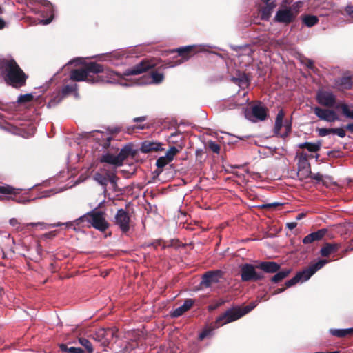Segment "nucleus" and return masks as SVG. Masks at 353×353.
Returning <instances> with one entry per match:
<instances>
[{"label":"nucleus","mask_w":353,"mask_h":353,"mask_svg":"<svg viewBox=\"0 0 353 353\" xmlns=\"http://www.w3.org/2000/svg\"><path fill=\"white\" fill-rule=\"evenodd\" d=\"M60 348L62 351L68 353H83L84 351L80 347H68L66 345L61 344Z\"/></svg>","instance_id":"nucleus-42"},{"label":"nucleus","mask_w":353,"mask_h":353,"mask_svg":"<svg viewBox=\"0 0 353 353\" xmlns=\"http://www.w3.org/2000/svg\"><path fill=\"white\" fill-rule=\"evenodd\" d=\"M321 143H314L310 142H305L303 143H300L299 147L302 149H307L310 152H316L321 149Z\"/></svg>","instance_id":"nucleus-35"},{"label":"nucleus","mask_w":353,"mask_h":353,"mask_svg":"<svg viewBox=\"0 0 353 353\" xmlns=\"http://www.w3.org/2000/svg\"><path fill=\"white\" fill-rule=\"evenodd\" d=\"M161 145L160 143L145 141L141 143L140 150L143 153L161 151L163 150Z\"/></svg>","instance_id":"nucleus-24"},{"label":"nucleus","mask_w":353,"mask_h":353,"mask_svg":"<svg viewBox=\"0 0 353 353\" xmlns=\"http://www.w3.org/2000/svg\"><path fill=\"white\" fill-rule=\"evenodd\" d=\"M119 179V177L115 174V175H112L111 176V179H110V180L108 181V182H110L114 188H115L117 187V182Z\"/></svg>","instance_id":"nucleus-54"},{"label":"nucleus","mask_w":353,"mask_h":353,"mask_svg":"<svg viewBox=\"0 0 353 353\" xmlns=\"http://www.w3.org/2000/svg\"><path fill=\"white\" fill-rule=\"evenodd\" d=\"M170 161H168L165 156L159 157L156 161V165L157 167V170L156 172L159 174L162 172L163 168L168 165Z\"/></svg>","instance_id":"nucleus-40"},{"label":"nucleus","mask_w":353,"mask_h":353,"mask_svg":"<svg viewBox=\"0 0 353 353\" xmlns=\"http://www.w3.org/2000/svg\"><path fill=\"white\" fill-rule=\"evenodd\" d=\"M151 76L152 78V81L155 83H161L164 78V76L162 73H159L157 71H152L151 73Z\"/></svg>","instance_id":"nucleus-45"},{"label":"nucleus","mask_w":353,"mask_h":353,"mask_svg":"<svg viewBox=\"0 0 353 353\" xmlns=\"http://www.w3.org/2000/svg\"><path fill=\"white\" fill-rule=\"evenodd\" d=\"M194 301L192 299H185L183 304L176 308L172 313V316L179 317L189 310L194 305Z\"/></svg>","instance_id":"nucleus-28"},{"label":"nucleus","mask_w":353,"mask_h":353,"mask_svg":"<svg viewBox=\"0 0 353 353\" xmlns=\"http://www.w3.org/2000/svg\"><path fill=\"white\" fill-rule=\"evenodd\" d=\"M223 276V271L219 270L208 271L202 276L201 285L203 288H209L213 283H219Z\"/></svg>","instance_id":"nucleus-16"},{"label":"nucleus","mask_w":353,"mask_h":353,"mask_svg":"<svg viewBox=\"0 0 353 353\" xmlns=\"http://www.w3.org/2000/svg\"><path fill=\"white\" fill-rule=\"evenodd\" d=\"M327 262L328 261L326 259H321L318 262L311 263L303 270L298 272L292 279L287 281L285 283V287L276 289L272 294L276 295L282 293L286 290V288L294 286L301 280H308L316 271L321 269Z\"/></svg>","instance_id":"nucleus-3"},{"label":"nucleus","mask_w":353,"mask_h":353,"mask_svg":"<svg viewBox=\"0 0 353 353\" xmlns=\"http://www.w3.org/2000/svg\"><path fill=\"white\" fill-rule=\"evenodd\" d=\"M303 63L305 65V66L309 68L310 70L312 71H315L317 70L316 67L314 66V61L312 59H305L303 61Z\"/></svg>","instance_id":"nucleus-50"},{"label":"nucleus","mask_w":353,"mask_h":353,"mask_svg":"<svg viewBox=\"0 0 353 353\" xmlns=\"http://www.w3.org/2000/svg\"><path fill=\"white\" fill-rule=\"evenodd\" d=\"M111 54H112V57H113L117 59H122L125 57V54H123L121 52H114Z\"/></svg>","instance_id":"nucleus-56"},{"label":"nucleus","mask_w":353,"mask_h":353,"mask_svg":"<svg viewBox=\"0 0 353 353\" xmlns=\"http://www.w3.org/2000/svg\"><path fill=\"white\" fill-rule=\"evenodd\" d=\"M175 51L178 52L179 56L181 57L183 61L188 60L196 52V47L194 46H188L179 48Z\"/></svg>","instance_id":"nucleus-29"},{"label":"nucleus","mask_w":353,"mask_h":353,"mask_svg":"<svg viewBox=\"0 0 353 353\" xmlns=\"http://www.w3.org/2000/svg\"><path fill=\"white\" fill-rule=\"evenodd\" d=\"M162 240L159 239L154 242H153L151 245L154 247V249H157L159 246L161 245Z\"/></svg>","instance_id":"nucleus-59"},{"label":"nucleus","mask_w":353,"mask_h":353,"mask_svg":"<svg viewBox=\"0 0 353 353\" xmlns=\"http://www.w3.org/2000/svg\"><path fill=\"white\" fill-rule=\"evenodd\" d=\"M256 306V303L253 302L243 307H235L226 310L216 319L215 323L216 327H220L239 319L251 312Z\"/></svg>","instance_id":"nucleus-4"},{"label":"nucleus","mask_w":353,"mask_h":353,"mask_svg":"<svg viewBox=\"0 0 353 353\" xmlns=\"http://www.w3.org/2000/svg\"><path fill=\"white\" fill-rule=\"evenodd\" d=\"M18 223V221L14 218H12L10 220V224L12 226H16Z\"/></svg>","instance_id":"nucleus-62"},{"label":"nucleus","mask_w":353,"mask_h":353,"mask_svg":"<svg viewBox=\"0 0 353 353\" xmlns=\"http://www.w3.org/2000/svg\"><path fill=\"white\" fill-rule=\"evenodd\" d=\"M316 99L319 104L327 108L334 107L336 101L335 95L332 92L325 90L319 91Z\"/></svg>","instance_id":"nucleus-17"},{"label":"nucleus","mask_w":353,"mask_h":353,"mask_svg":"<svg viewBox=\"0 0 353 353\" xmlns=\"http://www.w3.org/2000/svg\"><path fill=\"white\" fill-rule=\"evenodd\" d=\"M314 112L321 120L327 122H334L339 120L337 114L332 110L323 109L316 106L314 108Z\"/></svg>","instance_id":"nucleus-18"},{"label":"nucleus","mask_w":353,"mask_h":353,"mask_svg":"<svg viewBox=\"0 0 353 353\" xmlns=\"http://www.w3.org/2000/svg\"><path fill=\"white\" fill-rule=\"evenodd\" d=\"M256 263V268L263 273L274 274L281 268V265L275 261H259Z\"/></svg>","instance_id":"nucleus-19"},{"label":"nucleus","mask_w":353,"mask_h":353,"mask_svg":"<svg viewBox=\"0 0 353 353\" xmlns=\"http://www.w3.org/2000/svg\"><path fill=\"white\" fill-rule=\"evenodd\" d=\"M94 179L100 185L103 186L105 188H106L108 182L106 180V178L105 177V175L103 173H100V172L95 173V174L94 175Z\"/></svg>","instance_id":"nucleus-43"},{"label":"nucleus","mask_w":353,"mask_h":353,"mask_svg":"<svg viewBox=\"0 0 353 353\" xmlns=\"http://www.w3.org/2000/svg\"><path fill=\"white\" fill-rule=\"evenodd\" d=\"M225 303V300L220 299L216 301L213 304L210 305L209 306V310H214L217 309L218 307H219L220 306L223 305Z\"/></svg>","instance_id":"nucleus-46"},{"label":"nucleus","mask_w":353,"mask_h":353,"mask_svg":"<svg viewBox=\"0 0 353 353\" xmlns=\"http://www.w3.org/2000/svg\"><path fill=\"white\" fill-rule=\"evenodd\" d=\"M296 225H297L296 222H290V223H286V227L290 230H292L293 229H294L296 227Z\"/></svg>","instance_id":"nucleus-58"},{"label":"nucleus","mask_w":353,"mask_h":353,"mask_svg":"<svg viewBox=\"0 0 353 353\" xmlns=\"http://www.w3.org/2000/svg\"><path fill=\"white\" fill-rule=\"evenodd\" d=\"M42 4L47 8L48 10L50 11V12L51 13L50 14V17L46 19H42V20H40L39 21V23H41V24H43V25H47L48 23H50L53 18H54V10H53V7H52V5L51 4V3L48 1H46V0H43L42 1Z\"/></svg>","instance_id":"nucleus-34"},{"label":"nucleus","mask_w":353,"mask_h":353,"mask_svg":"<svg viewBox=\"0 0 353 353\" xmlns=\"http://www.w3.org/2000/svg\"><path fill=\"white\" fill-rule=\"evenodd\" d=\"M332 134H337L341 138L345 137L346 135L345 131L343 128H332Z\"/></svg>","instance_id":"nucleus-48"},{"label":"nucleus","mask_w":353,"mask_h":353,"mask_svg":"<svg viewBox=\"0 0 353 353\" xmlns=\"http://www.w3.org/2000/svg\"><path fill=\"white\" fill-rule=\"evenodd\" d=\"M303 23L307 27H312L317 24L319 18L316 16L311 14H305L301 16Z\"/></svg>","instance_id":"nucleus-32"},{"label":"nucleus","mask_w":353,"mask_h":353,"mask_svg":"<svg viewBox=\"0 0 353 353\" xmlns=\"http://www.w3.org/2000/svg\"><path fill=\"white\" fill-rule=\"evenodd\" d=\"M114 73L103 65L96 62L85 63L82 68L72 70L70 79L90 83H110L114 79Z\"/></svg>","instance_id":"nucleus-1"},{"label":"nucleus","mask_w":353,"mask_h":353,"mask_svg":"<svg viewBox=\"0 0 353 353\" xmlns=\"http://www.w3.org/2000/svg\"><path fill=\"white\" fill-rule=\"evenodd\" d=\"M268 109L261 102L252 106V114L257 120L264 121L268 117Z\"/></svg>","instance_id":"nucleus-21"},{"label":"nucleus","mask_w":353,"mask_h":353,"mask_svg":"<svg viewBox=\"0 0 353 353\" xmlns=\"http://www.w3.org/2000/svg\"><path fill=\"white\" fill-rule=\"evenodd\" d=\"M28 122L22 121L20 119H13L10 122H7L2 126V128L13 134L25 137L28 134L26 127L28 125Z\"/></svg>","instance_id":"nucleus-11"},{"label":"nucleus","mask_w":353,"mask_h":353,"mask_svg":"<svg viewBox=\"0 0 353 353\" xmlns=\"http://www.w3.org/2000/svg\"><path fill=\"white\" fill-rule=\"evenodd\" d=\"M79 342L82 346H83L85 347V350L88 353L93 352L94 350H93L92 345L88 339H87L85 338L80 337V338H79Z\"/></svg>","instance_id":"nucleus-41"},{"label":"nucleus","mask_w":353,"mask_h":353,"mask_svg":"<svg viewBox=\"0 0 353 353\" xmlns=\"http://www.w3.org/2000/svg\"><path fill=\"white\" fill-rule=\"evenodd\" d=\"M34 97L32 94H21L17 99V103L20 104L26 103L32 101Z\"/></svg>","instance_id":"nucleus-44"},{"label":"nucleus","mask_w":353,"mask_h":353,"mask_svg":"<svg viewBox=\"0 0 353 353\" xmlns=\"http://www.w3.org/2000/svg\"><path fill=\"white\" fill-rule=\"evenodd\" d=\"M45 236L48 239H52L56 236L55 232H50L48 233H46Z\"/></svg>","instance_id":"nucleus-60"},{"label":"nucleus","mask_w":353,"mask_h":353,"mask_svg":"<svg viewBox=\"0 0 353 353\" xmlns=\"http://www.w3.org/2000/svg\"><path fill=\"white\" fill-rule=\"evenodd\" d=\"M302 6V2L301 1H297L294 3L291 7H289L288 8H291L293 10L294 12H297V14L299 13V9Z\"/></svg>","instance_id":"nucleus-52"},{"label":"nucleus","mask_w":353,"mask_h":353,"mask_svg":"<svg viewBox=\"0 0 353 353\" xmlns=\"http://www.w3.org/2000/svg\"><path fill=\"white\" fill-rule=\"evenodd\" d=\"M317 131L320 137H325L330 134H332V128H318Z\"/></svg>","instance_id":"nucleus-47"},{"label":"nucleus","mask_w":353,"mask_h":353,"mask_svg":"<svg viewBox=\"0 0 353 353\" xmlns=\"http://www.w3.org/2000/svg\"><path fill=\"white\" fill-rule=\"evenodd\" d=\"M290 269L279 270L277 272L274 273L275 274L270 278V281L273 283H279L287 278L290 275Z\"/></svg>","instance_id":"nucleus-31"},{"label":"nucleus","mask_w":353,"mask_h":353,"mask_svg":"<svg viewBox=\"0 0 353 353\" xmlns=\"http://www.w3.org/2000/svg\"><path fill=\"white\" fill-rule=\"evenodd\" d=\"M279 205H281V204L280 203L274 202V203H272L263 204L262 205V208H276V207H278Z\"/></svg>","instance_id":"nucleus-53"},{"label":"nucleus","mask_w":353,"mask_h":353,"mask_svg":"<svg viewBox=\"0 0 353 353\" xmlns=\"http://www.w3.org/2000/svg\"><path fill=\"white\" fill-rule=\"evenodd\" d=\"M112 221L123 234H127L132 225L129 212L123 208L117 210Z\"/></svg>","instance_id":"nucleus-8"},{"label":"nucleus","mask_w":353,"mask_h":353,"mask_svg":"<svg viewBox=\"0 0 353 353\" xmlns=\"http://www.w3.org/2000/svg\"><path fill=\"white\" fill-rule=\"evenodd\" d=\"M327 232V229L322 228L305 236L303 239L304 244H309L314 241L321 240Z\"/></svg>","instance_id":"nucleus-23"},{"label":"nucleus","mask_w":353,"mask_h":353,"mask_svg":"<svg viewBox=\"0 0 353 353\" xmlns=\"http://www.w3.org/2000/svg\"><path fill=\"white\" fill-rule=\"evenodd\" d=\"M232 80L241 88H248L250 83V79L248 74L244 72L240 73L238 77H233Z\"/></svg>","instance_id":"nucleus-30"},{"label":"nucleus","mask_w":353,"mask_h":353,"mask_svg":"<svg viewBox=\"0 0 353 353\" xmlns=\"http://www.w3.org/2000/svg\"><path fill=\"white\" fill-rule=\"evenodd\" d=\"M309 177L318 182L323 181V175L319 172L312 173V172H310Z\"/></svg>","instance_id":"nucleus-51"},{"label":"nucleus","mask_w":353,"mask_h":353,"mask_svg":"<svg viewBox=\"0 0 353 353\" xmlns=\"http://www.w3.org/2000/svg\"><path fill=\"white\" fill-rule=\"evenodd\" d=\"M0 71L6 83L12 88H19L26 85L28 76L14 59H1Z\"/></svg>","instance_id":"nucleus-2"},{"label":"nucleus","mask_w":353,"mask_h":353,"mask_svg":"<svg viewBox=\"0 0 353 353\" xmlns=\"http://www.w3.org/2000/svg\"><path fill=\"white\" fill-rule=\"evenodd\" d=\"M156 63L152 60L143 59L135 65L128 68L126 70L125 74L127 75H138L142 74L149 69L154 68Z\"/></svg>","instance_id":"nucleus-15"},{"label":"nucleus","mask_w":353,"mask_h":353,"mask_svg":"<svg viewBox=\"0 0 353 353\" xmlns=\"http://www.w3.org/2000/svg\"><path fill=\"white\" fill-rule=\"evenodd\" d=\"M135 154V152L133 151L132 145L130 144L125 145L119 152V153L117 155L118 161H119V166L123 165V161L129 157L134 156Z\"/></svg>","instance_id":"nucleus-26"},{"label":"nucleus","mask_w":353,"mask_h":353,"mask_svg":"<svg viewBox=\"0 0 353 353\" xmlns=\"http://www.w3.org/2000/svg\"><path fill=\"white\" fill-rule=\"evenodd\" d=\"M256 265L243 263L239 265V274L243 282H256L264 279L263 272L256 271Z\"/></svg>","instance_id":"nucleus-6"},{"label":"nucleus","mask_w":353,"mask_h":353,"mask_svg":"<svg viewBox=\"0 0 353 353\" xmlns=\"http://www.w3.org/2000/svg\"><path fill=\"white\" fill-rule=\"evenodd\" d=\"M216 324L214 323V326H207L199 335V339L203 341L205 338L212 335V332L215 328H217Z\"/></svg>","instance_id":"nucleus-39"},{"label":"nucleus","mask_w":353,"mask_h":353,"mask_svg":"<svg viewBox=\"0 0 353 353\" xmlns=\"http://www.w3.org/2000/svg\"><path fill=\"white\" fill-rule=\"evenodd\" d=\"M345 12L353 19V6H347L345 8Z\"/></svg>","instance_id":"nucleus-57"},{"label":"nucleus","mask_w":353,"mask_h":353,"mask_svg":"<svg viewBox=\"0 0 353 353\" xmlns=\"http://www.w3.org/2000/svg\"><path fill=\"white\" fill-rule=\"evenodd\" d=\"M20 192V189H16L8 184L0 185V201H3L4 199H12V201L19 203L30 202V199H27L21 196H18V194H19Z\"/></svg>","instance_id":"nucleus-10"},{"label":"nucleus","mask_w":353,"mask_h":353,"mask_svg":"<svg viewBox=\"0 0 353 353\" xmlns=\"http://www.w3.org/2000/svg\"><path fill=\"white\" fill-rule=\"evenodd\" d=\"M265 3V6L260 9L261 18L262 20L268 21L273 10L276 7L277 3L275 1Z\"/></svg>","instance_id":"nucleus-25"},{"label":"nucleus","mask_w":353,"mask_h":353,"mask_svg":"<svg viewBox=\"0 0 353 353\" xmlns=\"http://www.w3.org/2000/svg\"><path fill=\"white\" fill-rule=\"evenodd\" d=\"M345 129L350 132H353V122L345 125Z\"/></svg>","instance_id":"nucleus-61"},{"label":"nucleus","mask_w":353,"mask_h":353,"mask_svg":"<svg viewBox=\"0 0 353 353\" xmlns=\"http://www.w3.org/2000/svg\"><path fill=\"white\" fill-rule=\"evenodd\" d=\"M118 329L115 327L108 328H100L92 334V339L99 343L101 345L106 347L109 345L111 340L118 336L117 333Z\"/></svg>","instance_id":"nucleus-9"},{"label":"nucleus","mask_w":353,"mask_h":353,"mask_svg":"<svg viewBox=\"0 0 353 353\" xmlns=\"http://www.w3.org/2000/svg\"><path fill=\"white\" fill-rule=\"evenodd\" d=\"M172 245V243H167L166 242H165L164 241L162 240V244H161V247L163 249H165L166 248H168V247H171Z\"/></svg>","instance_id":"nucleus-63"},{"label":"nucleus","mask_w":353,"mask_h":353,"mask_svg":"<svg viewBox=\"0 0 353 353\" xmlns=\"http://www.w3.org/2000/svg\"><path fill=\"white\" fill-rule=\"evenodd\" d=\"M148 119L147 116H141L134 117L132 121L134 123H137L136 125L126 127V132L128 134H132L133 132H137L138 130H143L150 128L149 124H141V123L145 121Z\"/></svg>","instance_id":"nucleus-20"},{"label":"nucleus","mask_w":353,"mask_h":353,"mask_svg":"<svg viewBox=\"0 0 353 353\" xmlns=\"http://www.w3.org/2000/svg\"><path fill=\"white\" fill-rule=\"evenodd\" d=\"M105 215L104 212L95 208L81 216L79 220L81 222L89 223L96 230L104 232L110 226L105 219Z\"/></svg>","instance_id":"nucleus-5"},{"label":"nucleus","mask_w":353,"mask_h":353,"mask_svg":"<svg viewBox=\"0 0 353 353\" xmlns=\"http://www.w3.org/2000/svg\"><path fill=\"white\" fill-rule=\"evenodd\" d=\"M330 332L333 336L343 338L353 334V328L331 330Z\"/></svg>","instance_id":"nucleus-38"},{"label":"nucleus","mask_w":353,"mask_h":353,"mask_svg":"<svg viewBox=\"0 0 353 353\" xmlns=\"http://www.w3.org/2000/svg\"><path fill=\"white\" fill-rule=\"evenodd\" d=\"M108 131L109 132L108 134L100 132V137H97L99 145H101L104 149H108L110 148L111 141L113 139V135L117 134L121 131H125L126 132V128H123V127L120 126L108 128Z\"/></svg>","instance_id":"nucleus-13"},{"label":"nucleus","mask_w":353,"mask_h":353,"mask_svg":"<svg viewBox=\"0 0 353 353\" xmlns=\"http://www.w3.org/2000/svg\"><path fill=\"white\" fill-rule=\"evenodd\" d=\"M183 149V145L172 146L165 153V158L170 162L174 159V157Z\"/></svg>","instance_id":"nucleus-36"},{"label":"nucleus","mask_w":353,"mask_h":353,"mask_svg":"<svg viewBox=\"0 0 353 353\" xmlns=\"http://www.w3.org/2000/svg\"><path fill=\"white\" fill-rule=\"evenodd\" d=\"M5 26H6L5 21L2 18H0V30L4 28Z\"/></svg>","instance_id":"nucleus-64"},{"label":"nucleus","mask_w":353,"mask_h":353,"mask_svg":"<svg viewBox=\"0 0 353 353\" xmlns=\"http://www.w3.org/2000/svg\"><path fill=\"white\" fill-rule=\"evenodd\" d=\"M284 117L285 112L283 109H281L276 115L274 128V133L282 138L287 137L292 131V121L285 120L283 123Z\"/></svg>","instance_id":"nucleus-7"},{"label":"nucleus","mask_w":353,"mask_h":353,"mask_svg":"<svg viewBox=\"0 0 353 353\" xmlns=\"http://www.w3.org/2000/svg\"><path fill=\"white\" fill-rule=\"evenodd\" d=\"M340 248L341 245L339 243H326L321 248L320 254L323 257H327L331 254L337 252Z\"/></svg>","instance_id":"nucleus-27"},{"label":"nucleus","mask_w":353,"mask_h":353,"mask_svg":"<svg viewBox=\"0 0 353 353\" xmlns=\"http://www.w3.org/2000/svg\"><path fill=\"white\" fill-rule=\"evenodd\" d=\"M209 148L214 153H219L220 151V145L214 141L209 142Z\"/></svg>","instance_id":"nucleus-49"},{"label":"nucleus","mask_w":353,"mask_h":353,"mask_svg":"<svg viewBox=\"0 0 353 353\" xmlns=\"http://www.w3.org/2000/svg\"><path fill=\"white\" fill-rule=\"evenodd\" d=\"M335 88L339 90H350L353 86L352 78L351 76H343L337 78L334 81Z\"/></svg>","instance_id":"nucleus-22"},{"label":"nucleus","mask_w":353,"mask_h":353,"mask_svg":"<svg viewBox=\"0 0 353 353\" xmlns=\"http://www.w3.org/2000/svg\"><path fill=\"white\" fill-rule=\"evenodd\" d=\"M104 173H103L105 175V177L106 178V180L108 181L110 179H111L112 175H115V172L110 171V170H104Z\"/></svg>","instance_id":"nucleus-55"},{"label":"nucleus","mask_w":353,"mask_h":353,"mask_svg":"<svg viewBox=\"0 0 353 353\" xmlns=\"http://www.w3.org/2000/svg\"><path fill=\"white\" fill-rule=\"evenodd\" d=\"M77 90H78V85L77 83L64 85L61 88V91L48 102V107L55 106L56 105H57L58 103L61 102V101L65 97H68V95H70L72 93H74L75 95H77L78 94Z\"/></svg>","instance_id":"nucleus-12"},{"label":"nucleus","mask_w":353,"mask_h":353,"mask_svg":"<svg viewBox=\"0 0 353 353\" xmlns=\"http://www.w3.org/2000/svg\"><path fill=\"white\" fill-rule=\"evenodd\" d=\"M297 17V12L291 8L279 9L275 15L274 21L281 23L290 24L294 21Z\"/></svg>","instance_id":"nucleus-14"},{"label":"nucleus","mask_w":353,"mask_h":353,"mask_svg":"<svg viewBox=\"0 0 353 353\" xmlns=\"http://www.w3.org/2000/svg\"><path fill=\"white\" fill-rule=\"evenodd\" d=\"M100 162L107 163L111 165L119 166V161L117 157L110 153H106L100 158Z\"/></svg>","instance_id":"nucleus-33"},{"label":"nucleus","mask_w":353,"mask_h":353,"mask_svg":"<svg viewBox=\"0 0 353 353\" xmlns=\"http://www.w3.org/2000/svg\"><path fill=\"white\" fill-rule=\"evenodd\" d=\"M336 109H340L342 114L347 118L353 119V110H350V106L346 103H339L336 106Z\"/></svg>","instance_id":"nucleus-37"}]
</instances>
